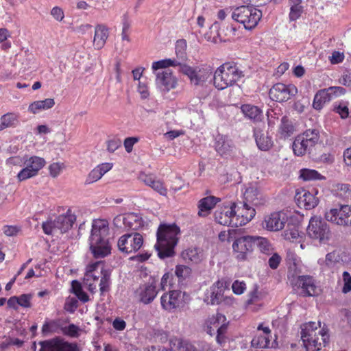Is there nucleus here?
Masks as SVG:
<instances>
[{
    "label": "nucleus",
    "instance_id": "1",
    "mask_svg": "<svg viewBox=\"0 0 351 351\" xmlns=\"http://www.w3.org/2000/svg\"><path fill=\"white\" fill-rule=\"evenodd\" d=\"M180 233V228L175 223H163L159 226L156 233L157 241L154 247L160 258L171 257L175 254L174 249L178 244Z\"/></svg>",
    "mask_w": 351,
    "mask_h": 351
},
{
    "label": "nucleus",
    "instance_id": "2",
    "mask_svg": "<svg viewBox=\"0 0 351 351\" xmlns=\"http://www.w3.org/2000/svg\"><path fill=\"white\" fill-rule=\"evenodd\" d=\"M109 228L106 221L94 220L89 237L90 250L94 257L103 258L110 254L111 247L108 236Z\"/></svg>",
    "mask_w": 351,
    "mask_h": 351
},
{
    "label": "nucleus",
    "instance_id": "3",
    "mask_svg": "<svg viewBox=\"0 0 351 351\" xmlns=\"http://www.w3.org/2000/svg\"><path fill=\"white\" fill-rule=\"evenodd\" d=\"M301 328V339L306 351H319L328 342V330L321 328L320 322L305 323Z\"/></svg>",
    "mask_w": 351,
    "mask_h": 351
},
{
    "label": "nucleus",
    "instance_id": "4",
    "mask_svg": "<svg viewBox=\"0 0 351 351\" xmlns=\"http://www.w3.org/2000/svg\"><path fill=\"white\" fill-rule=\"evenodd\" d=\"M99 266L100 263L96 262L87 267L84 278V286L92 293L97 291L99 286L101 295H104L110 290V274L103 269L99 271Z\"/></svg>",
    "mask_w": 351,
    "mask_h": 351
},
{
    "label": "nucleus",
    "instance_id": "5",
    "mask_svg": "<svg viewBox=\"0 0 351 351\" xmlns=\"http://www.w3.org/2000/svg\"><path fill=\"white\" fill-rule=\"evenodd\" d=\"M244 76V72L236 63L225 62L214 73V86L219 90H223L234 86Z\"/></svg>",
    "mask_w": 351,
    "mask_h": 351
},
{
    "label": "nucleus",
    "instance_id": "6",
    "mask_svg": "<svg viewBox=\"0 0 351 351\" xmlns=\"http://www.w3.org/2000/svg\"><path fill=\"white\" fill-rule=\"evenodd\" d=\"M231 16L234 21L243 25L245 29L252 30L261 19L262 12L253 5H241L233 10Z\"/></svg>",
    "mask_w": 351,
    "mask_h": 351
},
{
    "label": "nucleus",
    "instance_id": "7",
    "mask_svg": "<svg viewBox=\"0 0 351 351\" xmlns=\"http://www.w3.org/2000/svg\"><path fill=\"white\" fill-rule=\"evenodd\" d=\"M180 71L187 76L191 84L194 86H204L213 76L211 67L205 64L191 66L182 64Z\"/></svg>",
    "mask_w": 351,
    "mask_h": 351
},
{
    "label": "nucleus",
    "instance_id": "8",
    "mask_svg": "<svg viewBox=\"0 0 351 351\" xmlns=\"http://www.w3.org/2000/svg\"><path fill=\"white\" fill-rule=\"evenodd\" d=\"M75 220V215L68 210L66 214L59 215L54 221L43 222L42 228L46 234H53L58 231L64 233L71 228Z\"/></svg>",
    "mask_w": 351,
    "mask_h": 351
},
{
    "label": "nucleus",
    "instance_id": "9",
    "mask_svg": "<svg viewBox=\"0 0 351 351\" xmlns=\"http://www.w3.org/2000/svg\"><path fill=\"white\" fill-rule=\"evenodd\" d=\"M256 246L254 236H242L233 241L232 247L234 258L239 261H247Z\"/></svg>",
    "mask_w": 351,
    "mask_h": 351
},
{
    "label": "nucleus",
    "instance_id": "10",
    "mask_svg": "<svg viewBox=\"0 0 351 351\" xmlns=\"http://www.w3.org/2000/svg\"><path fill=\"white\" fill-rule=\"evenodd\" d=\"M45 165L46 161L42 157L37 156L27 157L23 162V168L16 176L18 180L23 182L36 176Z\"/></svg>",
    "mask_w": 351,
    "mask_h": 351
},
{
    "label": "nucleus",
    "instance_id": "11",
    "mask_svg": "<svg viewBox=\"0 0 351 351\" xmlns=\"http://www.w3.org/2000/svg\"><path fill=\"white\" fill-rule=\"evenodd\" d=\"M306 231L309 237L317 240L319 243L326 242L330 237L328 224L316 216L311 218Z\"/></svg>",
    "mask_w": 351,
    "mask_h": 351
},
{
    "label": "nucleus",
    "instance_id": "12",
    "mask_svg": "<svg viewBox=\"0 0 351 351\" xmlns=\"http://www.w3.org/2000/svg\"><path fill=\"white\" fill-rule=\"evenodd\" d=\"M113 223L118 228L132 230H138L147 226V222L142 216L134 213L118 215L114 218Z\"/></svg>",
    "mask_w": 351,
    "mask_h": 351
},
{
    "label": "nucleus",
    "instance_id": "13",
    "mask_svg": "<svg viewBox=\"0 0 351 351\" xmlns=\"http://www.w3.org/2000/svg\"><path fill=\"white\" fill-rule=\"evenodd\" d=\"M325 219L334 224L343 226H351V206L340 205L327 210Z\"/></svg>",
    "mask_w": 351,
    "mask_h": 351
},
{
    "label": "nucleus",
    "instance_id": "14",
    "mask_svg": "<svg viewBox=\"0 0 351 351\" xmlns=\"http://www.w3.org/2000/svg\"><path fill=\"white\" fill-rule=\"evenodd\" d=\"M293 288L302 296H314L318 294L319 288L310 276H298L291 280Z\"/></svg>",
    "mask_w": 351,
    "mask_h": 351
},
{
    "label": "nucleus",
    "instance_id": "15",
    "mask_svg": "<svg viewBox=\"0 0 351 351\" xmlns=\"http://www.w3.org/2000/svg\"><path fill=\"white\" fill-rule=\"evenodd\" d=\"M143 245V236L138 232L125 234L119 239L117 242L119 250L126 254L137 252Z\"/></svg>",
    "mask_w": 351,
    "mask_h": 351
},
{
    "label": "nucleus",
    "instance_id": "16",
    "mask_svg": "<svg viewBox=\"0 0 351 351\" xmlns=\"http://www.w3.org/2000/svg\"><path fill=\"white\" fill-rule=\"evenodd\" d=\"M38 345L40 346L38 351H79L76 343L69 342L60 337L40 341Z\"/></svg>",
    "mask_w": 351,
    "mask_h": 351
},
{
    "label": "nucleus",
    "instance_id": "17",
    "mask_svg": "<svg viewBox=\"0 0 351 351\" xmlns=\"http://www.w3.org/2000/svg\"><path fill=\"white\" fill-rule=\"evenodd\" d=\"M160 304L163 310L172 313L183 306V294L179 290H171L165 293L160 298Z\"/></svg>",
    "mask_w": 351,
    "mask_h": 351
},
{
    "label": "nucleus",
    "instance_id": "18",
    "mask_svg": "<svg viewBox=\"0 0 351 351\" xmlns=\"http://www.w3.org/2000/svg\"><path fill=\"white\" fill-rule=\"evenodd\" d=\"M298 93V88L293 84L286 85L277 83L269 90L270 98L278 102H283L291 99Z\"/></svg>",
    "mask_w": 351,
    "mask_h": 351
},
{
    "label": "nucleus",
    "instance_id": "19",
    "mask_svg": "<svg viewBox=\"0 0 351 351\" xmlns=\"http://www.w3.org/2000/svg\"><path fill=\"white\" fill-rule=\"evenodd\" d=\"M235 227L242 226L250 221L256 215L255 209L247 202H234Z\"/></svg>",
    "mask_w": 351,
    "mask_h": 351
},
{
    "label": "nucleus",
    "instance_id": "20",
    "mask_svg": "<svg viewBox=\"0 0 351 351\" xmlns=\"http://www.w3.org/2000/svg\"><path fill=\"white\" fill-rule=\"evenodd\" d=\"M156 85L161 91L167 93L176 88L178 85L177 77L170 69H165L156 73Z\"/></svg>",
    "mask_w": 351,
    "mask_h": 351
},
{
    "label": "nucleus",
    "instance_id": "21",
    "mask_svg": "<svg viewBox=\"0 0 351 351\" xmlns=\"http://www.w3.org/2000/svg\"><path fill=\"white\" fill-rule=\"evenodd\" d=\"M318 191L313 189L311 191L302 189L296 193L295 199L298 206L306 210L314 208L318 205Z\"/></svg>",
    "mask_w": 351,
    "mask_h": 351
},
{
    "label": "nucleus",
    "instance_id": "22",
    "mask_svg": "<svg viewBox=\"0 0 351 351\" xmlns=\"http://www.w3.org/2000/svg\"><path fill=\"white\" fill-rule=\"evenodd\" d=\"M286 220V215L284 213L274 212L265 216L262 226L269 231H278L284 228Z\"/></svg>",
    "mask_w": 351,
    "mask_h": 351
},
{
    "label": "nucleus",
    "instance_id": "23",
    "mask_svg": "<svg viewBox=\"0 0 351 351\" xmlns=\"http://www.w3.org/2000/svg\"><path fill=\"white\" fill-rule=\"evenodd\" d=\"M234 202L218 208L215 213L217 223L223 226L235 227Z\"/></svg>",
    "mask_w": 351,
    "mask_h": 351
},
{
    "label": "nucleus",
    "instance_id": "24",
    "mask_svg": "<svg viewBox=\"0 0 351 351\" xmlns=\"http://www.w3.org/2000/svg\"><path fill=\"white\" fill-rule=\"evenodd\" d=\"M158 291L152 283L141 285L134 291L135 298L141 302L147 304L156 297Z\"/></svg>",
    "mask_w": 351,
    "mask_h": 351
},
{
    "label": "nucleus",
    "instance_id": "25",
    "mask_svg": "<svg viewBox=\"0 0 351 351\" xmlns=\"http://www.w3.org/2000/svg\"><path fill=\"white\" fill-rule=\"evenodd\" d=\"M225 288V281L221 280L215 282L206 293V300L207 303L212 305L221 303L223 301Z\"/></svg>",
    "mask_w": 351,
    "mask_h": 351
},
{
    "label": "nucleus",
    "instance_id": "26",
    "mask_svg": "<svg viewBox=\"0 0 351 351\" xmlns=\"http://www.w3.org/2000/svg\"><path fill=\"white\" fill-rule=\"evenodd\" d=\"M258 333L252 340V346L257 348H267L270 343L271 330L267 326L260 324L257 328Z\"/></svg>",
    "mask_w": 351,
    "mask_h": 351
},
{
    "label": "nucleus",
    "instance_id": "27",
    "mask_svg": "<svg viewBox=\"0 0 351 351\" xmlns=\"http://www.w3.org/2000/svg\"><path fill=\"white\" fill-rule=\"evenodd\" d=\"M138 179L160 195L163 196L167 195V190L164 186L163 182L157 179L155 176L142 172L139 174Z\"/></svg>",
    "mask_w": 351,
    "mask_h": 351
},
{
    "label": "nucleus",
    "instance_id": "28",
    "mask_svg": "<svg viewBox=\"0 0 351 351\" xmlns=\"http://www.w3.org/2000/svg\"><path fill=\"white\" fill-rule=\"evenodd\" d=\"M109 36V29L104 24H97L95 27L93 46L95 49L104 47Z\"/></svg>",
    "mask_w": 351,
    "mask_h": 351
},
{
    "label": "nucleus",
    "instance_id": "29",
    "mask_svg": "<svg viewBox=\"0 0 351 351\" xmlns=\"http://www.w3.org/2000/svg\"><path fill=\"white\" fill-rule=\"evenodd\" d=\"M232 142L226 136L219 135L216 138L215 150L223 157L230 156L233 152Z\"/></svg>",
    "mask_w": 351,
    "mask_h": 351
},
{
    "label": "nucleus",
    "instance_id": "30",
    "mask_svg": "<svg viewBox=\"0 0 351 351\" xmlns=\"http://www.w3.org/2000/svg\"><path fill=\"white\" fill-rule=\"evenodd\" d=\"M112 168V164L105 162L98 165L88 175L85 183L90 184L100 180L102 176Z\"/></svg>",
    "mask_w": 351,
    "mask_h": 351
},
{
    "label": "nucleus",
    "instance_id": "31",
    "mask_svg": "<svg viewBox=\"0 0 351 351\" xmlns=\"http://www.w3.org/2000/svg\"><path fill=\"white\" fill-rule=\"evenodd\" d=\"M220 202V199L215 196H207L198 202V215L206 217L210 213L212 209Z\"/></svg>",
    "mask_w": 351,
    "mask_h": 351
},
{
    "label": "nucleus",
    "instance_id": "32",
    "mask_svg": "<svg viewBox=\"0 0 351 351\" xmlns=\"http://www.w3.org/2000/svg\"><path fill=\"white\" fill-rule=\"evenodd\" d=\"M254 136L259 149L267 151L272 147L273 142L271 137L267 134H265L261 128H256L254 130Z\"/></svg>",
    "mask_w": 351,
    "mask_h": 351
},
{
    "label": "nucleus",
    "instance_id": "33",
    "mask_svg": "<svg viewBox=\"0 0 351 351\" xmlns=\"http://www.w3.org/2000/svg\"><path fill=\"white\" fill-rule=\"evenodd\" d=\"M241 111L245 118L253 122H259L263 119V111L257 106L252 104H243Z\"/></svg>",
    "mask_w": 351,
    "mask_h": 351
},
{
    "label": "nucleus",
    "instance_id": "34",
    "mask_svg": "<svg viewBox=\"0 0 351 351\" xmlns=\"http://www.w3.org/2000/svg\"><path fill=\"white\" fill-rule=\"evenodd\" d=\"M263 294L256 289L250 291L246 301V307L250 311H258L263 306Z\"/></svg>",
    "mask_w": 351,
    "mask_h": 351
},
{
    "label": "nucleus",
    "instance_id": "35",
    "mask_svg": "<svg viewBox=\"0 0 351 351\" xmlns=\"http://www.w3.org/2000/svg\"><path fill=\"white\" fill-rule=\"evenodd\" d=\"M55 101L52 98H47L44 100H38L31 103L28 106V111L32 114H37L41 111L53 108Z\"/></svg>",
    "mask_w": 351,
    "mask_h": 351
},
{
    "label": "nucleus",
    "instance_id": "36",
    "mask_svg": "<svg viewBox=\"0 0 351 351\" xmlns=\"http://www.w3.org/2000/svg\"><path fill=\"white\" fill-rule=\"evenodd\" d=\"M333 195L346 202H351V185L349 184H335L332 186Z\"/></svg>",
    "mask_w": 351,
    "mask_h": 351
},
{
    "label": "nucleus",
    "instance_id": "37",
    "mask_svg": "<svg viewBox=\"0 0 351 351\" xmlns=\"http://www.w3.org/2000/svg\"><path fill=\"white\" fill-rule=\"evenodd\" d=\"M243 195L247 202L251 203L254 206L261 204V194L257 185L255 184H248L245 188Z\"/></svg>",
    "mask_w": 351,
    "mask_h": 351
},
{
    "label": "nucleus",
    "instance_id": "38",
    "mask_svg": "<svg viewBox=\"0 0 351 351\" xmlns=\"http://www.w3.org/2000/svg\"><path fill=\"white\" fill-rule=\"evenodd\" d=\"M226 316L220 313H217L215 316L209 317L206 322V330L207 333L211 336L213 335L215 333V330H217V328L219 327L222 322H226Z\"/></svg>",
    "mask_w": 351,
    "mask_h": 351
},
{
    "label": "nucleus",
    "instance_id": "39",
    "mask_svg": "<svg viewBox=\"0 0 351 351\" xmlns=\"http://www.w3.org/2000/svg\"><path fill=\"white\" fill-rule=\"evenodd\" d=\"M182 258L187 263L197 264L203 260V254L197 248H189L182 252Z\"/></svg>",
    "mask_w": 351,
    "mask_h": 351
},
{
    "label": "nucleus",
    "instance_id": "40",
    "mask_svg": "<svg viewBox=\"0 0 351 351\" xmlns=\"http://www.w3.org/2000/svg\"><path fill=\"white\" fill-rule=\"evenodd\" d=\"M312 149L319 141V131L317 129H308L299 135Z\"/></svg>",
    "mask_w": 351,
    "mask_h": 351
},
{
    "label": "nucleus",
    "instance_id": "41",
    "mask_svg": "<svg viewBox=\"0 0 351 351\" xmlns=\"http://www.w3.org/2000/svg\"><path fill=\"white\" fill-rule=\"evenodd\" d=\"M331 101L328 88L319 90L315 95L313 106L316 110H320L324 105Z\"/></svg>",
    "mask_w": 351,
    "mask_h": 351
},
{
    "label": "nucleus",
    "instance_id": "42",
    "mask_svg": "<svg viewBox=\"0 0 351 351\" xmlns=\"http://www.w3.org/2000/svg\"><path fill=\"white\" fill-rule=\"evenodd\" d=\"M62 325L59 319H53L45 321L42 327V333L43 335H47L52 333H60L62 332Z\"/></svg>",
    "mask_w": 351,
    "mask_h": 351
},
{
    "label": "nucleus",
    "instance_id": "43",
    "mask_svg": "<svg viewBox=\"0 0 351 351\" xmlns=\"http://www.w3.org/2000/svg\"><path fill=\"white\" fill-rule=\"evenodd\" d=\"M333 111L338 114L341 119L351 117V111L349 108V102L345 100H341L333 104Z\"/></svg>",
    "mask_w": 351,
    "mask_h": 351
},
{
    "label": "nucleus",
    "instance_id": "44",
    "mask_svg": "<svg viewBox=\"0 0 351 351\" xmlns=\"http://www.w3.org/2000/svg\"><path fill=\"white\" fill-rule=\"evenodd\" d=\"M19 115L15 113H7L0 119V131L7 128L14 127L18 124Z\"/></svg>",
    "mask_w": 351,
    "mask_h": 351
},
{
    "label": "nucleus",
    "instance_id": "45",
    "mask_svg": "<svg viewBox=\"0 0 351 351\" xmlns=\"http://www.w3.org/2000/svg\"><path fill=\"white\" fill-rule=\"evenodd\" d=\"M311 149V148L308 145H307L299 135L295 138L293 143V150L296 156H304Z\"/></svg>",
    "mask_w": 351,
    "mask_h": 351
},
{
    "label": "nucleus",
    "instance_id": "46",
    "mask_svg": "<svg viewBox=\"0 0 351 351\" xmlns=\"http://www.w3.org/2000/svg\"><path fill=\"white\" fill-rule=\"evenodd\" d=\"M180 65H182L180 62H179L176 58H169L154 62L152 65V69L154 71H156L160 69H165V70L169 69L168 67L169 66H180Z\"/></svg>",
    "mask_w": 351,
    "mask_h": 351
},
{
    "label": "nucleus",
    "instance_id": "47",
    "mask_svg": "<svg viewBox=\"0 0 351 351\" xmlns=\"http://www.w3.org/2000/svg\"><path fill=\"white\" fill-rule=\"evenodd\" d=\"M300 177L304 181L325 180V177L315 169H302L300 170Z\"/></svg>",
    "mask_w": 351,
    "mask_h": 351
},
{
    "label": "nucleus",
    "instance_id": "48",
    "mask_svg": "<svg viewBox=\"0 0 351 351\" xmlns=\"http://www.w3.org/2000/svg\"><path fill=\"white\" fill-rule=\"evenodd\" d=\"M285 237L290 241L300 243L303 238V233L297 227L289 228L285 231Z\"/></svg>",
    "mask_w": 351,
    "mask_h": 351
},
{
    "label": "nucleus",
    "instance_id": "49",
    "mask_svg": "<svg viewBox=\"0 0 351 351\" xmlns=\"http://www.w3.org/2000/svg\"><path fill=\"white\" fill-rule=\"evenodd\" d=\"M186 42L185 40L182 39L179 40L176 42V54L177 56L176 60L179 62L180 60H184L186 58Z\"/></svg>",
    "mask_w": 351,
    "mask_h": 351
},
{
    "label": "nucleus",
    "instance_id": "50",
    "mask_svg": "<svg viewBox=\"0 0 351 351\" xmlns=\"http://www.w3.org/2000/svg\"><path fill=\"white\" fill-rule=\"evenodd\" d=\"M281 134L285 136H289L293 134L294 128L291 122L287 118L282 117L281 119V125L280 127Z\"/></svg>",
    "mask_w": 351,
    "mask_h": 351
},
{
    "label": "nucleus",
    "instance_id": "51",
    "mask_svg": "<svg viewBox=\"0 0 351 351\" xmlns=\"http://www.w3.org/2000/svg\"><path fill=\"white\" fill-rule=\"evenodd\" d=\"M256 245L258 246L261 252L264 254H270L272 251V247L269 242L263 237H255Z\"/></svg>",
    "mask_w": 351,
    "mask_h": 351
},
{
    "label": "nucleus",
    "instance_id": "52",
    "mask_svg": "<svg viewBox=\"0 0 351 351\" xmlns=\"http://www.w3.org/2000/svg\"><path fill=\"white\" fill-rule=\"evenodd\" d=\"M72 287L74 293L77 298L83 302H86L89 300L88 295L82 289L81 285L77 281L72 282Z\"/></svg>",
    "mask_w": 351,
    "mask_h": 351
},
{
    "label": "nucleus",
    "instance_id": "53",
    "mask_svg": "<svg viewBox=\"0 0 351 351\" xmlns=\"http://www.w3.org/2000/svg\"><path fill=\"white\" fill-rule=\"evenodd\" d=\"M191 273V269L189 267L182 265H178L176 267L175 274L176 276L181 280H184L188 278Z\"/></svg>",
    "mask_w": 351,
    "mask_h": 351
},
{
    "label": "nucleus",
    "instance_id": "54",
    "mask_svg": "<svg viewBox=\"0 0 351 351\" xmlns=\"http://www.w3.org/2000/svg\"><path fill=\"white\" fill-rule=\"evenodd\" d=\"M228 324L227 322H222V324L217 328L216 340L217 343L222 346L226 342V333L227 331Z\"/></svg>",
    "mask_w": 351,
    "mask_h": 351
},
{
    "label": "nucleus",
    "instance_id": "55",
    "mask_svg": "<svg viewBox=\"0 0 351 351\" xmlns=\"http://www.w3.org/2000/svg\"><path fill=\"white\" fill-rule=\"evenodd\" d=\"M80 328L73 324H69L68 326H63L62 333L71 337H77L79 336Z\"/></svg>",
    "mask_w": 351,
    "mask_h": 351
},
{
    "label": "nucleus",
    "instance_id": "56",
    "mask_svg": "<svg viewBox=\"0 0 351 351\" xmlns=\"http://www.w3.org/2000/svg\"><path fill=\"white\" fill-rule=\"evenodd\" d=\"M64 168L65 165L63 162H56L51 164L48 169L50 176L53 178H56L60 174Z\"/></svg>",
    "mask_w": 351,
    "mask_h": 351
},
{
    "label": "nucleus",
    "instance_id": "57",
    "mask_svg": "<svg viewBox=\"0 0 351 351\" xmlns=\"http://www.w3.org/2000/svg\"><path fill=\"white\" fill-rule=\"evenodd\" d=\"M328 90L331 100L344 95L346 93V90L341 86H330L328 88Z\"/></svg>",
    "mask_w": 351,
    "mask_h": 351
},
{
    "label": "nucleus",
    "instance_id": "58",
    "mask_svg": "<svg viewBox=\"0 0 351 351\" xmlns=\"http://www.w3.org/2000/svg\"><path fill=\"white\" fill-rule=\"evenodd\" d=\"M343 286L342 287V292L348 293L351 291V276L348 271H344L342 274L341 280Z\"/></svg>",
    "mask_w": 351,
    "mask_h": 351
},
{
    "label": "nucleus",
    "instance_id": "59",
    "mask_svg": "<svg viewBox=\"0 0 351 351\" xmlns=\"http://www.w3.org/2000/svg\"><path fill=\"white\" fill-rule=\"evenodd\" d=\"M345 58L344 53L339 51H335L331 56L328 57V60L332 64H337L341 63Z\"/></svg>",
    "mask_w": 351,
    "mask_h": 351
},
{
    "label": "nucleus",
    "instance_id": "60",
    "mask_svg": "<svg viewBox=\"0 0 351 351\" xmlns=\"http://www.w3.org/2000/svg\"><path fill=\"white\" fill-rule=\"evenodd\" d=\"M232 289L234 293L241 295L246 290V284L244 281L237 280L232 283Z\"/></svg>",
    "mask_w": 351,
    "mask_h": 351
},
{
    "label": "nucleus",
    "instance_id": "61",
    "mask_svg": "<svg viewBox=\"0 0 351 351\" xmlns=\"http://www.w3.org/2000/svg\"><path fill=\"white\" fill-rule=\"evenodd\" d=\"M302 12V7L301 5H291L289 18L291 21L298 19Z\"/></svg>",
    "mask_w": 351,
    "mask_h": 351
},
{
    "label": "nucleus",
    "instance_id": "62",
    "mask_svg": "<svg viewBox=\"0 0 351 351\" xmlns=\"http://www.w3.org/2000/svg\"><path fill=\"white\" fill-rule=\"evenodd\" d=\"M234 232L233 230H228V231H221L219 234V239L221 242H228L230 243L233 239V235Z\"/></svg>",
    "mask_w": 351,
    "mask_h": 351
},
{
    "label": "nucleus",
    "instance_id": "63",
    "mask_svg": "<svg viewBox=\"0 0 351 351\" xmlns=\"http://www.w3.org/2000/svg\"><path fill=\"white\" fill-rule=\"evenodd\" d=\"M19 306L24 308H29L31 306L32 295L30 294H22L18 297Z\"/></svg>",
    "mask_w": 351,
    "mask_h": 351
},
{
    "label": "nucleus",
    "instance_id": "64",
    "mask_svg": "<svg viewBox=\"0 0 351 351\" xmlns=\"http://www.w3.org/2000/svg\"><path fill=\"white\" fill-rule=\"evenodd\" d=\"M51 14L58 21H62L64 18L63 10L58 6H55L51 9Z\"/></svg>",
    "mask_w": 351,
    "mask_h": 351
}]
</instances>
